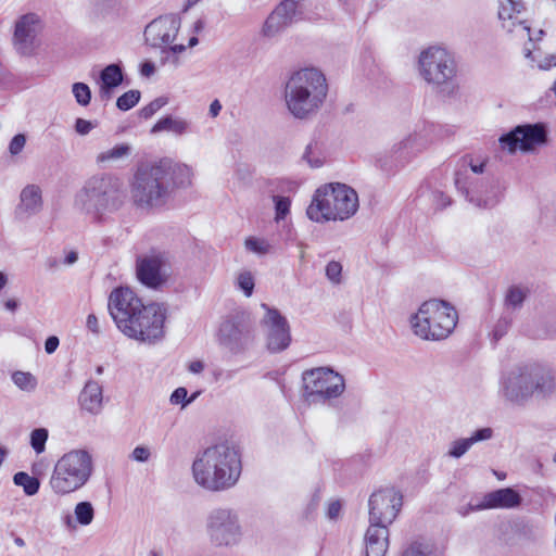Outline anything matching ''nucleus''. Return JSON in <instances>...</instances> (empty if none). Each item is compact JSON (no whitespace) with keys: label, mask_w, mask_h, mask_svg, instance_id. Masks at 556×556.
Returning a JSON list of instances; mask_svg holds the SVG:
<instances>
[{"label":"nucleus","mask_w":556,"mask_h":556,"mask_svg":"<svg viewBox=\"0 0 556 556\" xmlns=\"http://www.w3.org/2000/svg\"><path fill=\"white\" fill-rule=\"evenodd\" d=\"M4 308L14 313L18 307V302L15 299H8L3 302Z\"/></svg>","instance_id":"nucleus-62"},{"label":"nucleus","mask_w":556,"mask_h":556,"mask_svg":"<svg viewBox=\"0 0 556 556\" xmlns=\"http://www.w3.org/2000/svg\"><path fill=\"white\" fill-rule=\"evenodd\" d=\"M254 289V279L251 273L245 271V298L252 295Z\"/></svg>","instance_id":"nucleus-58"},{"label":"nucleus","mask_w":556,"mask_h":556,"mask_svg":"<svg viewBox=\"0 0 556 556\" xmlns=\"http://www.w3.org/2000/svg\"><path fill=\"white\" fill-rule=\"evenodd\" d=\"M432 130L429 127H422L419 130H415L409 134L400 142L395 143L393 150L395 153H399L400 156L410 157L416 155L417 153L427 149V147L431 143Z\"/></svg>","instance_id":"nucleus-27"},{"label":"nucleus","mask_w":556,"mask_h":556,"mask_svg":"<svg viewBox=\"0 0 556 556\" xmlns=\"http://www.w3.org/2000/svg\"><path fill=\"white\" fill-rule=\"evenodd\" d=\"M189 122L179 118V117H172L167 116L164 118H161L151 129V132L156 134L161 131H169L175 135H182L186 134L189 129Z\"/></svg>","instance_id":"nucleus-33"},{"label":"nucleus","mask_w":556,"mask_h":556,"mask_svg":"<svg viewBox=\"0 0 556 556\" xmlns=\"http://www.w3.org/2000/svg\"><path fill=\"white\" fill-rule=\"evenodd\" d=\"M168 168L165 162L138 167L130 182V195L136 206L156 207L166 202L169 197Z\"/></svg>","instance_id":"nucleus-8"},{"label":"nucleus","mask_w":556,"mask_h":556,"mask_svg":"<svg viewBox=\"0 0 556 556\" xmlns=\"http://www.w3.org/2000/svg\"><path fill=\"white\" fill-rule=\"evenodd\" d=\"M525 11L523 3L520 1L498 0L497 16L502 29L520 39L531 36L535 29H532L529 22L522 18Z\"/></svg>","instance_id":"nucleus-21"},{"label":"nucleus","mask_w":556,"mask_h":556,"mask_svg":"<svg viewBox=\"0 0 556 556\" xmlns=\"http://www.w3.org/2000/svg\"><path fill=\"white\" fill-rule=\"evenodd\" d=\"M8 283V277L5 274L0 271V291L7 286Z\"/></svg>","instance_id":"nucleus-64"},{"label":"nucleus","mask_w":556,"mask_h":556,"mask_svg":"<svg viewBox=\"0 0 556 556\" xmlns=\"http://www.w3.org/2000/svg\"><path fill=\"white\" fill-rule=\"evenodd\" d=\"M93 127L94 126L92 125V123L87 119H84V118L76 119L75 129L79 135L85 136V135L89 134Z\"/></svg>","instance_id":"nucleus-52"},{"label":"nucleus","mask_w":556,"mask_h":556,"mask_svg":"<svg viewBox=\"0 0 556 556\" xmlns=\"http://www.w3.org/2000/svg\"><path fill=\"white\" fill-rule=\"evenodd\" d=\"M144 306L141 299L128 287L114 289L109 298L110 314L119 330Z\"/></svg>","instance_id":"nucleus-18"},{"label":"nucleus","mask_w":556,"mask_h":556,"mask_svg":"<svg viewBox=\"0 0 556 556\" xmlns=\"http://www.w3.org/2000/svg\"><path fill=\"white\" fill-rule=\"evenodd\" d=\"M151 456V452L146 446H136L131 453V458L139 463L147 462Z\"/></svg>","instance_id":"nucleus-51"},{"label":"nucleus","mask_w":556,"mask_h":556,"mask_svg":"<svg viewBox=\"0 0 556 556\" xmlns=\"http://www.w3.org/2000/svg\"><path fill=\"white\" fill-rule=\"evenodd\" d=\"M483 170L484 163L473 164L464 160L462 168L455 174V186L476 206L492 207L498 201L496 190L475 176Z\"/></svg>","instance_id":"nucleus-14"},{"label":"nucleus","mask_w":556,"mask_h":556,"mask_svg":"<svg viewBox=\"0 0 556 556\" xmlns=\"http://www.w3.org/2000/svg\"><path fill=\"white\" fill-rule=\"evenodd\" d=\"M556 391L553 371L539 364L516 367L503 376L501 394L509 403L522 405L534 394L547 397Z\"/></svg>","instance_id":"nucleus-4"},{"label":"nucleus","mask_w":556,"mask_h":556,"mask_svg":"<svg viewBox=\"0 0 556 556\" xmlns=\"http://www.w3.org/2000/svg\"><path fill=\"white\" fill-rule=\"evenodd\" d=\"M72 93L76 102L81 106H87L91 100V90L85 83H75L72 86Z\"/></svg>","instance_id":"nucleus-43"},{"label":"nucleus","mask_w":556,"mask_h":556,"mask_svg":"<svg viewBox=\"0 0 556 556\" xmlns=\"http://www.w3.org/2000/svg\"><path fill=\"white\" fill-rule=\"evenodd\" d=\"M63 522L65 527L68 529H76V526L78 525L76 520L72 518L71 515L65 516Z\"/></svg>","instance_id":"nucleus-63"},{"label":"nucleus","mask_w":556,"mask_h":556,"mask_svg":"<svg viewBox=\"0 0 556 556\" xmlns=\"http://www.w3.org/2000/svg\"><path fill=\"white\" fill-rule=\"evenodd\" d=\"M303 399L308 404H328L345 391V380L331 367H316L302 374Z\"/></svg>","instance_id":"nucleus-12"},{"label":"nucleus","mask_w":556,"mask_h":556,"mask_svg":"<svg viewBox=\"0 0 556 556\" xmlns=\"http://www.w3.org/2000/svg\"><path fill=\"white\" fill-rule=\"evenodd\" d=\"M77 260H78L77 252L70 251V252L66 253L63 263L65 265H73V264H75L77 262Z\"/></svg>","instance_id":"nucleus-61"},{"label":"nucleus","mask_w":556,"mask_h":556,"mask_svg":"<svg viewBox=\"0 0 556 556\" xmlns=\"http://www.w3.org/2000/svg\"><path fill=\"white\" fill-rule=\"evenodd\" d=\"M49 432L46 428H37L31 431L30 445L36 454H41L45 452Z\"/></svg>","instance_id":"nucleus-42"},{"label":"nucleus","mask_w":556,"mask_h":556,"mask_svg":"<svg viewBox=\"0 0 556 556\" xmlns=\"http://www.w3.org/2000/svg\"><path fill=\"white\" fill-rule=\"evenodd\" d=\"M369 522L391 525L402 507V495L394 489H383L371 494L368 501Z\"/></svg>","instance_id":"nucleus-19"},{"label":"nucleus","mask_w":556,"mask_h":556,"mask_svg":"<svg viewBox=\"0 0 556 556\" xmlns=\"http://www.w3.org/2000/svg\"><path fill=\"white\" fill-rule=\"evenodd\" d=\"M341 508H342V506L339 501L331 502L327 508V517L329 519L338 518V516L340 515Z\"/></svg>","instance_id":"nucleus-53"},{"label":"nucleus","mask_w":556,"mask_h":556,"mask_svg":"<svg viewBox=\"0 0 556 556\" xmlns=\"http://www.w3.org/2000/svg\"><path fill=\"white\" fill-rule=\"evenodd\" d=\"M275 202V220L279 223L290 213L291 200L288 197H274Z\"/></svg>","instance_id":"nucleus-44"},{"label":"nucleus","mask_w":556,"mask_h":556,"mask_svg":"<svg viewBox=\"0 0 556 556\" xmlns=\"http://www.w3.org/2000/svg\"><path fill=\"white\" fill-rule=\"evenodd\" d=\"M86 326L92 333L98 334L100 332L98 318L93 314L87 316Z\"/></svg>","instance_id":"nucleus-56"},{"label":"nucleus","mask_w":556,"mask_h":556,"mask_svg":"<svg viewBox=\"0 0 556 556\" xmlns=\"http://www.w3.org/2000/svg\"><path fill=\"white\" fill-rule=\"evenodd\" d=\"M300 5L292 2V0H282L274 10L280 14L288 23L292 24L295 17L301 13Z\"/></svg>","instance_id":"nucleus-41"},{"label":"nucleus","mask_w":556,"mask_h":556,"mask_svg":"<svg viewBox=\"0 0 556 556\" xmlns=\"http://www.w3.org/2000/svg\"><path fill=\"white\" fill-rule=\"evenodd\" d=\"M243 316L240 312L225 317L222 321L217 340L220 346L230 353L241 349Z\"/></svg>","instance_id":"nucleus-24"},{"label":"nucleus","mask_w":556,"mask_h":556,"mask_svg":"<svg viewBox=\"0 0 556 556\" xmlns=\"http://www.w3.org/2000/svg\"><path fill=\"white\" fill-rule=\"evenodd\" d=\"M93 473V459L85 448H74L63 454L54 464L49 486L58 496H65L83 489Z\"/></svg>","instance_id":"nucleus-6"},{"label":"nucleus","mask_w":556,"mask_h":556,"mask_svg":"<svg viewBox=\"0 0 556 556\" xmlns=\"http://www.w3.org/2000/svg\"><path fill=\"white\" fill-rule=\"evenodd\" d=\"M400 556H431L428 547L419 542H412L405 546Z\"/></svg>","instance_id":"nucleus-47"},{"label":"nucleus","mask_w":556,"mask_h":556,"mask_svg":"<svg viewBox=\"0 0 556 556\" xmlns=\"http://www.w3.org/2000/svg\"><path fill=\"white\" fill-rule=\"evenodd\" d=\"M40 31V20L34 13L21 16L15 22L13 34V47L22 56H33L36 54L40 40L38 38Z\"/></svg>","instance_id":"nucleus-20"},{"label":"nucleus","mask_w":556,"mask_h":556,"mask_svg":"<svg viewBox=\"0 0 556 556\" xmlns=\"http://www.w3.org/2000/svg\"><path fill=\"white\" fill-rule=\"evenodd\" d=\"M13 482L15 485L23 488L24 493L28 496L37 494L40 488L39 479L24 471L16 472L13 476Z\"/></svg>","instance_id":"nucleus-36"},{"label":"nucleus","mask_w":556,"mask_h":556,"mask_svg":"<svg viewBox=\"0 0 556 556\" xmlns=\"http://www.w3.org/2000/svg\"><path fill=\"white\" fill-rule=\"evenodd\" d=\"M241 473V446L228 441L199 451L191 464L194 483L212 493L230 490L239 482Z\"/></svg>","instance_id":"nucleus-1"},{"label":"nucleus","mask_w":556,"mask_h":556,"mask_svg":"<svg viewBox=\"0 0 556 556\" xmlns=\"http://www.w3.org/2000/svg\"><path fill=\"white\" fill-rule=\"evenodd\" d=\"M59 338L55 337V336H51L49 337L46 342H45V351L48 353V354H52L55 352V350L58 349L59 346Z\"/></svg>","instance_id":"nucleus-55"},{"label":"nucleus","mask_w":556,"mask_h":556,"mask_svg":"<svg viewBox=\"0 0 556 556\" xmlns=\"http://www.w3.org/2000/svg\"><path fill=\"white\" fill-rule=\"evenodd\" d=\"M26 144V137L23 134L15 135L9 144V152L11 155L20 154Z\"/></svg>","instance_id":"nucleus-49"},{"label":"nucleus","mask_w":556,"mask_h":556,"mask_svg":"<svg viewBox=\"0 0 556 556\" xmlns=\"http://www.w3.org/2000/svg\"><path fill=\"white\" fill-rule=\"evenodd\" d=\"M204 363L202 361H192L189 363L188 365V370L191 372V374H201L203 370H204Z\"/></svg>","instance_id":"nucleus-57"},{"label":"nucleus","mask_w":556,"mask_h":556,"mask_svg":"<svg viewBox=\"0 0 556 556\" xmlns=\"http://www.w3.org/2000/svg\"><path fill=\"white\" fill-rule=\"evenodd\" d=\"M546 140L547 134L542 124H526L501 136L498 142L502 150L513 154L517 151L531 152L538 146L544 144Z\"/></svg>","instance_id":"nucleus-15"},{"label":"nucleus","mask_w":556,"mask_h":556,"mask_svg":"<svg viewBox=\"0 0 556 556\" xmlns=\"http://www.w3.org/2000/svg\"><path fill=\"white\" fill-rule=\"evenodd\" d=\"M493 430L491 428H482L475 431L469 438H460L450 443L446 456L451 458H460L477 442L491 439Z\"/></svg>","instance_id":"nucleus-29"},{"label":"nucleus","mask_w":556,"mask_h":556,"mask_svg":"<svg viewBox=\"0 0 556 556\" xmlns=\"http://www.w3.org/2000/svg\"><path fill=\"white\" fill-rule=\"evenodd\" d=\"M521 503V496L517 491L511 488H504L486 493L481 502L472 505L470 504L463 515H467L468 511L494 509V508H515Z\"/></svg>","instance_id":"nucleus-23"},{"label":"nucleus","mask_w":556,"mask_h":556,"mask_svg":"<svg viewBox=\"0 0 556 556\" xmlns=\"http://www.w3.org/2000/svg\"><path fill=\"white\" fill-rule=\"evenodd\" d=\"M290 25L280 14L273 11L265 22L263 31L267 37H275Z\"/></svg>","instance_id":"nucleus-37"},{"label":"nucleus","mask_w":556,"mask_h":556,"mask_svg":"<svg viewBox=\"0 0 556 556\" xmlns=\"http://www.w3.org/2000/svg\"><path fill=\"white\" fill-rule=\"evenodd\" d=\"M366 556H384L389 548L388 526L369 522L365 533Z\"/></svg>","instance_id":"nucleus-28"},{"label":"nucleus","mask_w":556,"mask_h":556,"mask_svg":"<svg viewBox=\"0 0 556 556\" xmlns=\"http://www.w3.org/2000/svg\"><path fill=\"white\" fill-rule=\"evenodd\" d=\"M43 210L42 189L37 184H27L18 195L14 208V217L18 222H26L41 213Z\"/></svg>","instance_id":"nucleus-22"},{"label":"nucleus","mask_w":556,"mask_h":556,"mask_svg":"<svg viewBox=\"0 0 556 556\" xmlns=\"http://www.w3.org/2000/svg\"><path fill=\"white\" fill-rule=\"evenodd\" d=\"M168 165V180L177 188H187L192 184L193 170L189 165L173 163L169 160H161Z\"/></svg>","instance_id":"nucleus-32"},{"label":"nucleus","mask_w":556,"mask_h":556,"mask_svg":"<svg viewBox=\"0 0 556 556\" xmlns=\"http://www.w3.org/2000/svg\"><path fill=\"white\" fill-rule=\"evenodd\" d=\"M528 293L529 291L527 288L520 286L509 287L504 298L505 308L509 311L520 309L528 296Z\"/></svg>","instance_id":"nucleus-35"},{"label":"nucleus","mask_w":556,"mask_h":556,"mask_svg":"<svg viewBox=\"0 0 556 556\" xmlns=\"http://www.w3.org/2000/svg\"><path fill=\"white\" fill-rule=\"evenodd\" d=\"M528 40L523 54L531 62L532 67L540 71L556 67V35L546 36L542 29H535Z\"/></svg>","instance_id":"nucleus-17"},{"label":"nucleus","mask_w":556,"mask_h":556,"mask_svg":"<svg viewBox=\"0 0 556 556\" xmlns=\"http://www.w3.org/2000/svg\"><path fill=\"white\" fill-rule=\"evenodd\" d=\"M188 391L184 387H179L170 394L169 402L173 405H181V408L187 407L190 401H187Z\"/></svg>","instance_id":"nucleus-48"},{"label":"nucleus","mask_w":556,"mask_h":556,"mask_svg":"<svg viewBox=\"0 0 556 556\" xmlns=\"http://www.w3.org/2000/svg\"><path fill=\"white\" fill-rule=\"evenodd\" d=\"M127 190L123 179L111 173L90 176L76 191L73 206L92 222H103L109 214L126 203Z\"/></svg>","instance_id":"nucleus-2"},{"label":"nucleus","mask_w":556,"mask_h":556,"mask_svg":"<svg viewBox=\"0 0 556 556\" xmlns=\"http://www.w3.org/2000/svg\"><path fill=\"white\" fill-rule=\"evenodd\" d=\"M204 532L213 547L230 549L238 546L243 536L241 508L229 505L212 508L204 519Z\"/></svg>","instance_id":"nucleus-9"},{"label":"nucleus","mask_w":556,"mask_h":556,"mask_svg":"<svg viewBox=\"0 0 556 556\" xmlns=\"http://www.w3.org/2000/svg\"><path fill=\"white\" fill-rule=\"evenodd\" d=\"M13 383L24 392H34L37 389V378L28 371H15L12 374Z\"/></svg>","instance_id":"nucleus-38"},{"label":"nucleus","mask_w":556,"mask_h":556,"mask_svg":"<svg viewBox=\"0 0 556 556\" xmlns=\"http://www.w3.org/2000/svg\"><path fill=\"white\" fill-rule=\"evenodd\" d=\"M154 72H155V66H154L153 63L144 62L141 65L140 73H141L142 76L150 77L151 75L154 74Z\"/></svg>","instance_id":"nucleus-59"},{"label":"nucleus","mask_w":556,"mask_h":556,"mask_svg":"<svg viewBox=\"0 0 556 556\" xmlns=\"http://www.w3.org/2000/svg\"><path fill=\"white\" fill-rule=\"evenodd\" d=\"M222 111V104L220 102L216 99L214 100L211 104H210V108H208V114L211 115V117H217L219 115Z\"/></svg>","instance_id":"nucleus-60"},{"label":"nucleus","mask_w":556,"mask_h":556,"mask_svg":"<svg viewBox=\"0 0 556 556\" xmlns=\"http://www.w3.org/2000/svg\"><path fill=\"white\" fill-rule=\"evenodd\" d=\"M417 71L427 85L444 91L454 86L457 64L452 52L435 45L420 51Z\"/></svg>","instance_id":"nucleus-10"},{"label":"nucleus","mask_w":556,"mask_h":556,"mask_svg":"<svg viewBox=\"0 0 556 556\" xmlns=\"http://www.w3.org/2000/svg\"><path fill=\"white\" fill-rule=\"evenodd\" d=\"M302 159L306 161L312 168H319L325 163V156L316 142L306 146Z\"/></svg>","instance_id":"nucleus-40"},{"label":"nucleus","mask_w":556,"mask_h":556,"mask_svg":"<svg viewBox=\"0 0 556 556\" xmlns=\"http://www.w3.org/2000/svg\"><path fill=\"white\" fill-rule=\"evenodd\" d=\"M77 403L84 414L100 415L104 407L102 384L93 379L88 380L78 394Z\"/></svg>","instance_id":"nucleus-26"},{"label":"nucleus","mask_w":556,"mask_h":556,"mask_svg":"<svg viewBox=\"0 0 556 556\" xmlns=\"http://www.w3.org/2000/svg\"><path fill=\"white\" fill-rule=\"evenodd\" d=\"M180 28V18L175 15L160 16L153 20L144 29L146 41L154 47L161 48L165 56L164 62L178 65V55L186 51L187 47L198 45V38L192 36L188 45L182 41L175 43Z\"/></svg>","instance_id":"nucleus-11"},{"label":"nucleus","mask_w":556,"mask_h":556,"mask_svg":"<svg viewBox=\"0 0 556 556\" xmlns=\"http://www.w3.org/2000/svg\"><path fill=\"white\" fill-rule=\"evenodd\" d=\"M509 325H510V321L507 319L500 320L494 328V337L496 339H500L501 337H503L506 333Z\"/></svg>","instance_id":"nucleus-54"},{"label":"nucleus","mask_w":556,"mask_h":556,"mask_svg":"<svg viewBox=\"0 0 556 556\" xmlns=\"http://www.w3.org/2000/svg\"><path fill=\"white\" fill-rule=\"evenodd\" d=\"M245 250L262 257L275 253V245L265 237L251 236L245 239Z\"/></svg>","instance_id":"nucleus-34"},{"label":"nucleus","mask_w":556,"mask_h":556,"mask_svg":"<svg viewBox=\"0 0 556 556\" xmlns=\"http://www.w3.org/2000/svg\"><path fill=\"white\" fill-rule=\"evenodd\" d=\"M325 274L327 279L333 285H340L342 281V265L337 261H331L326 265Z\"/></svg>","instance_id":"nucleus-46"},{"label":"nucleus","mask_w":556,"mask_h":556,"mask_svg":"<svg viewBox=\"0 0 556 556\" xmlns=\"http://www.w3.org/2000/svg\"><path fill=\"white\" fill-rule=\"evenodd\" d=\"M139 100L140 92L138 90H129L117 99L116 105L122 111H128L132 109Z\"/></svg>","instance_id":"nucleus-45"},{"label":"nucleus","mask_w":556,"mask_h":556,"mask_svg":"<svg viewBox=\"0 0 556 556\" xmlns=\"http://www.w3.org/2000/svg\"><path fill=\"white\" fill-rule=\"evenodd\" d=\"M164 257L162 254L146 255L137 260L138 279L150 288H156L164 282L165 276L162 273Z\"/></svg>","instance_id":"nucleus-25"},{"label":"nucleus","mask_w":556,"mask_h":556,"mask_svg":"<svg viewBox=\"0 0 556 556\" xmlns=\"http://www.w3.org/2000/svg\"><path fill=\"white\" fill-rule=\"evenodd\" d=\"M457 321V311L450 303L437 299L424 302L409 318L414 334L426 341L448 338Z\"/></svg>","instance_id":"nucleus-7"},{"label":"nucleus","mask_w":556,"mask_h":556,"mask_svg":"<svg viewBox=\"0 0 556 556\" xmlns=\"http://www.w3.org/2000/svg\"><path fill=\"white\" fill-rule=\"evenodd\" d=\"M74 516L78 525L89 526L94 518V508L90 502H79L75 505Z\"/></svg>","instance_id":"nucleus-39"},{"label":"nucleus","mask_w":556,"mask_h":556,"mask_svg":"<svg viewBox=\"0 0 556 556\" xmlns=\"http://www.w3.org/2000/svg\"><path fill=\"white\" fill-rule=\"evenodd\" d=\"M166 320V308L159 303L146 305L128 325L121 330L129 339L143 344H155L164 336V324Z\"/></svg>","instance_id":"nucleus-13"},{"label":"nucleus","mask_w":556,"mask_h":556,"mask_svg":"<svg viewBox=\"0 0 556 556\" xmlns=\"http://www.w3.org/2000/svg\"><path fill=\"white\" fill-rule=\"evenodd\" d=\"M358 207V194L352 187L331 182L315 191L306 215L315 223L343 222L353 217Z\"/></svg>","instance_id":"nucleus-5"},{"label":"nucleus","mask_w":556,"mask_h":556,"mask_svg":"<svg viewBox=\"0 0 556 556\" xmlns=\"http://www.w3.org/2000/svg\"><path fill=\"white\" fill-rule=\"evenodd\" d=\"M265 311L261 319V326L265 332L266 348L270 353H279L287 350L291 343V329L287 318L274 307L263 303Z\"/></svg>","instance_id":"nucleus-16"},{"label":"nucleus","mask_w":556,"mask_h":556,"mask_svg":"<svg viewBox=\"0 0 556 556\" xmlns=\"http://www.w3.org/2000/svg\"><path fill=\"white\" fill-rule=\"evenodd\" d=\"M123 83V72L119 65L110 64L105 66L100 74L99 96L101 100H110L113 89Z\"/></svg>","instance_id":"nucleus-30"},{"label":"nucleus","mask_w":556,"mask_h":556,"mask_svg":"<svg viewBox=\"0 0 556 556\" xmlns=\"http://www.w3.org/2000/svg\"><path fill=\"white\" fill-rule=\"evenodd\" d=\"M131 151L132 148L129 143H118L99 152L96 156V163L101 167L114 166L128 159Z\"/></svg>","instance_id":"nucleus-31"},{"label":"nucleus","mask_w":556,"mask_h":556,"mask_svg":"<svg viewBox=\"0 0 556 556\" xmlns=\"http://www.w3.org/2000/svg\"><path fill=\"white\" fill-rule=\"evenodd\" d=\"M163 105H165V100L159 98L153 100L147 106H144L140 114L143 118H150L153 114H155Z\"/></svg>","instance_id":"nucleus-50"},{"label":"nucleus","mask_w":556,"mask_h":556,"mask_svg":"<svg viewBox=\"0 0 556 556\" xmlns=\"http://www.w3.org/2000/svg\"><path fill=\"white\" fill-rule=\"evenodd\" d=\"M327 94L326 76L316 67L294 71L286 81V106L298 119H307L315 115L324 105Z\"/></svg>","instance_id":"nucleus-3"}]
</instances>
